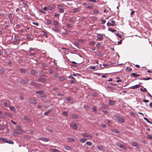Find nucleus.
I'll list each match as a JSON object with an SVG mask.
<instances>
[{
    "instance_id": "nucleus-26",
    "label": "nucleus",
    "mask_w": 152,
    "mask_h": 152,
    "mask_svg": "<svg viewBox=\"0 0 152 152\" xmlns=\"http://www.w3.org/2000/svg\"><path fill=\"white\" fill-rule=\"evenodd\" d=\"M98 148L99 151H103L104 150V148L102 146H98Z\"/></svg>"
},
{
    "instance_id": "nucleus-33",
    "label": "nucleus",
    "mask_w": 152,
    "mask_h": 152,
    "mask_svg": "<svg viewBox=\"0 0 152 152\" xmlns=\"http://www.w3.org/2000/svg\"><path fill=\"white\" fill-rule=\"evenodd\" d=\"M12 43L13 45H17L19 43V42H18L17 41L15 40L12 41Z\"/></svg>"
},
{
    "instance_id": "nucleus-42",
    "label": "nucleus",
    "mask_w": 152,
    "mask_h": 152,
    "mask_svg": "<svg viewBox=\"0 0 152 152\" xmlns=\"http://www.w3.org/2000/svg\"><path fill=\"white\" fill-rule=\"evenodd\" d=\"M108 30L113 33L115 32V30L113 29L112 28H108Z\"/></svg>"
},
{
    "instance_id": "nucleus-35",
    "label": "nucleus",
    "mask_w": 152,
    "mask_h": 152,
    "mask_svg": "<svg viewBox=\"0 0 152 152\" xmlns=\"http://www.w3.org/2000/svg\"><path fill=\"white\" fill-rule=\"evenodd\" d=\"M51 111H52V110H50L46 111L44 113V115H48Z\"/></svg>"
},
{
    "instance_id": "nucleus-15",
    "label": "nucleus",
    "mask_w": 152,
    "mask_h": 152,
    "mask_svg": "<svg viewBox=\"0 0 152 152\" xmlns=\"http://www.w3.org/2000/svg\"><path fill=\"white\" fill-rule=\"evenodd\" d=\"M19 82L20 83L23 85L25 84L26 83V81L25 80L23 79L20 80Z\"/></svg>"
},
{
    "instance_id": "nucleus-36",
    "label": "nucleus",
    "mask_w": 152,
    "mask_h": 152,
    "mask_svg": "<svg viewBox=\"0 0 152 152\" xmlns=\"http://www.w3.org/2000/svg\"><path fill=\"white\" fill-rule=\"evenodd\" d=\"M67 139L69 140V141H73L75 140L74 138L71 137H67Z\"/></svg>"
},
{
    "instance_id": "nucleus-6",
    "label": "nucleus",
    "mask_w": 152,
    "mask_h": 152,
    "mask_svg": "<svg viewBox=\"0 0 152 152\" xmlns=\"http://www.w3.org/2000/svg\"><path fill=\"white\" fill-rule=\"evenodd\" d=\"M29 102L31 104H35L37 103V100L34 98H31L28 99Z\"/></svg>"
},
{
    "instance_id": "nucleus-57",
    "label": "nucleus",
    "mask_w": 152,
    "mask_h": 152,
    "mask_svg": "<svg viewBox=\"0 0 152 152\" xmlns=\"http://www.w3.org/2000/svg\"><path fill=\"white\" fill-rule=\"evenodd\" d=\"M116 35L118 37L120 38H122V36L121 34H116Z\"/></svg>"
},
{
    "instance_id": "nucleus-11",
    "label": "nucleus",
    "mask_w": 152,
    "mask_h": 152,
    "mask_svg": "<svg viewBox=\"0 0 152 152\" xmlns=\"http://www.w3.org/2000/svg\"><path fill=\"white\" fill-rule=\"evenodd\" d=\"M38 140H42L44 142H48L49 141V139L48 138H45L44 137L39 138H38Z\"/></svg>"
},
{
    "instance_id": "nucleus-30",
    "label": "nucleus",
    "mask_w": 152,
    "mask_h": 152,
    "mask_svg": "<svg viewBox=\"0 0 152 152\" xmlns=\"http://www.w3.org/2000/svg\"><path fill=\"white\" fill-rule=\"evenodd\" d=\"M86 145L89 146H91L92 145V143L91 142H90L88 141L85 144V145Z\"/></svg>"
},
{
    "instance_id": "nucleus-64",
    "label": "nucleus",
    "mask_w": 152,
    "mask_h": 152,
    "mask_svg": "<svg viewBox=\"0 0 152 152\" xmlns=\"http://www.w3.org/2000/svg\"><path fill=\"white\" fill-rule=\"evenodd\" d=\"M56 149L53 148H50V150L53 152H55Z\"/></svg>"
},
{
    "instance_id": "nucleus-24",
    "label": "nucleus",
    "mask_w": 152,
    "mask_h": 152,
    "mask_svg": "<svg viewBox=\"0 0 152 152\" xmlns=\"http://www.w3.org/2000/svg\"><path fill=\"white\" fill-rule=\"evenodd\" d=\"M20 70L22 73H26V70L25 69L21 68L20 69Z\"/></svg>"
},
{
    "instance_id": "nucleus-22",
    "label": "nucleus",
    "mask_w": 152,
    "mask_h": 152,
    "mask_svg": "<svg viewBox=\"0 0 152 152\" xmlns=\"http://www.w3.org/2000/svg\"><path fill=\"white\" fill-rule=\"evenodd\" d=\"M87 140V139L85 138H82L80 139V142L82 143H84L86 140Z\"/></svg>"
},
{
    "instance_id": "nucleus-5",
    "label": "nucleus",
    "mask_w": 152,
    "mask_h": 152,
    "mask_svg": "<svg viewBox=\"0 0 152 152\" xmlns=\"http://www.w3.org/2000/svg\"><path fill=\"white\" fill-rule=\"evenodd\" d=\"M16 132H14V133H22L23 130L21 129V127L19 125L16 126Z\"/></svg>"
},
{
    "instance_id": "nucleus-50",
    "label": "nucleus",
    "mask_w": 152,
    "mask_h": 152,
    "mask_svg": "<svg viewBox=\"0 0 152 152\" xmlns=\"http://www.w3.org/2000/svg\"><path fill=\"white\" fill-rule=\"evenodd\" d=\"M47 8L48 10L51 11L52 10L53 7L50 6L48 5L47 7Z\"/></svg>"
},
{
    "instance_id": "nucleus-9",
    "label": "nucleus",
    "mask_w": 152,
    "mask_h": 152,
    "mask_svg": "<svg viewBox=\"0 0 152 152\" xmlns=\"http://www.w3.org/2000/svg\"><path fill=\"white\" fill-rule=\"evenodd\" d=\"M38 81L39 82L45 83L47 81V80L44 78L41 77L38 79Z\"/></svg>"
},
{
    "instance_id": "nucleus-55",
    "label": "nucleus",
    "mask_w": 152,
    "mask_h": 152,
    "mask_svg": "<svg viewBox=\"0 0 152 152\" xmlns=\"http://www.w3.org/2000/svg\"><path fill=\"white\" fill-rule=\"evenodd\" d=\"M41 84L40 83H36L34 85L37 88L39 87H40Z\"/></svg>"
},
{
    "instance_id": "nucleus-40",
    "label": "nucleus",
    "mask_w": 152,
    "mask_h": 152,
    "mask_svg": "<svg viewBox=\"0 0 152 152\" xmlns=\"http://www.w3.org/2000/svg\"><path fill=\"white\" fill-rule=\"evenodd\" d=\"M0 140L3 141L4 142H6L5 141H7V139H6L2 137H0Z\"/></svg>"
},
{
    "instance_id": "nucleus-58",
    "label": "nucleus",
    "mask_w": 152,
    "mask_h": 152,
    "mask_svg": "<svg viewBox=\"0 0 152 152\" xmlns=\"http://www.w3.org/2000/svg\"><path fill=\"white\" fill-rule=\"evenodd\" d=\"M94 13L96 14H97L99 13V11L97 10H94Z\"/></svg>"
},
{
    "instance_id": "nucleus-56",
    "label": "nucleus",
    "mask_w": 152,
    "mask_h": 152,
    "mask_svg": "<svg viewBox=\"0 0 152 152\" xmlns=\"http://www.w3.org/2000/svg\"><path fill=\"white\" fill-rule=\"evenodd\" d=\"M8 17L9 18H11L14 17V16H13V14L12 13L9 14L8 15Z\"/></svg>"
},
{
    "instance_id": "nucleus-44",
    "label": "nucleus",
    "mask_w": 152,
    "mask_h": 152,
    "mask_svg": "<svg viewBox=\"0 0 152 152\" xmlns=\"http://www.w3.org/2000/svg\"><path fill=\"white\" fill-rule=\"evenodd\" d=\"M5 72V71L2 68H0V73L3 74Z\"/></svg>"
},
{
    "instance_id": "nucleus-13",
    "label": "nucleus",
    "mask_w": 152,
    "mask_h": 152,
    "mask_svg": "<svg viewBox=\"0 0 152 152\" xmlns=\"http://www.w3.org/2000/svg\"><path fill=\"white\" fill-rule=\"evenodd\" d=\"M131 144L132 146H134L137 148L139 147V145L136 142H131Z\"/></svg>"
},
{
    "instance_id": "nucleus-39",
    "label": "nucleus",
    "mask_w": 152,
    "mask_h": 152,
    "mask_svg": "<svg viewBox=\"0 0 152 152\" xmlns=\"http://www.w3.org/2000/svg\"><path fill=\"white\" fill-rule=\"evenodd\" d=\"M64 148L66 150L70 151L71 150V148L68 146H66L64 147Z\"/></svg>"
},
{
    "instance_id": "nucleus-49",
    "label": "nucleus",
    "mask_w": 152,
    "mask_h": 152,
    "mask_svg": "<svg viewBox=\"0 0 152 152\" xmlns=\"http://www.w3.org/2000/svg\"><path fill=\"white\" fill-rule=\"evenodd\" d=\"M89 68L90 69H95L96 68V67L95 66H91L89 67Z\"/></svg>"
},
{
    "instance_id": "nucleus-52",
    "label": "nucleus",
    "mask_w": 152,
    "mask_h": 152,
    "mask_svg": "<svg viewBox=\"0 0 152 152\" xmlns=\"http://www.w3.org/2000/svg\"><path fill=\"white\" fill-rule=\"evenodd\" d=\"M41 65L42 67H45L47 66L48 64L46 63H42V64Z\"/></svg>"
},
{
    "instance_id": "nucleus-62",
    "label": "nucleus",
    "mask_w": 152,
    "mask_h": 152,
    "mask_svg": "<svg viewBox=\"0 0 152 152\" xmlns=\"http://www.w3.org/2000/svg\"><path fill=\"white\" fill-rule=\"evenodd\" d=\"M29 84H30V85H31L34 86V85L35 83L34 81H31V82Z\"/></svg>"
},
{
    "instance_id": "nucleus-19",
    "label": "nucleus",
    "mask_w": 152,
    "mask_h": 152,
    "mask_svg": "<svg viewBox=\"0 0 152 152\" xmlns=\"http://www.w3.org/2000/svg\"><path fill=\"white\" fill-rule=\"evenodd\" d=\"M52 29L56 33L59 32V29L58 28L56 27L53 28H52Z\"/></svg>"
},
{
    "instance_id": "nucleus-51",
    "label": "nucleus",
    "mask_w": 152,
    "mask_h": 152,
    "mask_svg": "<svg viewBox=\"0 0 152 152\" xmlns=\"http://www.w3.org/2000/svg\"><path fill=\"white\" fill-rule=\"evenodd\" d=\"M26 38L28 39H31V37L29 34H27L26 35Z\"/></svg>"
},
{
    "instance_id": "nucleus-53",
    "label": "nucleus",
    "mask_w": 152,
    "mask_h": 152,
    "mask_svg": "<svg viewBox=\"0 0 152 152\" xmlns=\"http://www.w3.org/2000/svg\"><path fill=\"white\" fill-rule=\"evenodd\" d=\"M63 114L65 116H67L68 115V113L67 111H64L63 112Z\"/></svg>"
},
{
    "instance_id": "nucleus-27",
    "label": "nucleus",
    "mask_w": 152,
    "mask_h": 152,
    "mask_svg": "<svg viewBox=\"0 0 152 152\" xmlns=\"http://www.w3.org/2000/svg\"><path fill=\"white\" fill-rule=\"evenodd\" d=\"M140 86L139 85H137L135 86H133L131 87V89H136L139 88V86Z\"/></svg>"
},
{
    "instance_id": "nucleus-20",
    "label": "nucleus",
    "mask_w": 152,
    "mask_h": 152,
    "mask_svg": "<svg viewBox=\"0 0 152 152\" xmlns=\"http://www.w3.org/2000/svg\"><path fill=\"white\" fill-rule=\"evenodd\" d=\"M82 136L85 137H87L91 138V136L90 135L88 134H83Z\"/></svg>"
},
{
    "instance_id": "nucleus-8",
    "label": "nucleus",
    "mask_w": 152,
    "mask_h": 152,
    "mask_svg": "<svg viewBox=\"0 0 152 152\" xmlns=\"http://www.w3.org/2000/svg\"><path fill=\"white\" fill-rule=\"evenodd\" d=\"M96 37L97 38V40L99 41L102 40L103 39L102 34H98Z\"/></svg>"
},
{
    "instance_id": "nucleus-14",
    "label": "nucleus",
    "mask_w": 152,
    "mask_h": 152,
    "mask_svg": "<svg viewBox=\"0 0 152 152\" xmlns=\"http://www.w3.org/2000/svg\"><path fill=\"white\" fill-rule=\"evenodd\" d=\"M39 75L41 76L46 77V73L45 72L43 71H40L39 72Z\"/></svg>"
},
{
    "instance_id": "nucleus-59",
    "label": "nucleus",
    "mask_w": 152,
    "mask_h": 152,
    "mask_svg": "<svg viewBox=\"0 0 152 152\" xmlns=\"http://www.w3.org/2000/svg\"><path fill=\"white\" fill-rule=\"evenodd\" d=\"M89 44L90 45H95V42H94L91 41V42H89Z\"/></svg>"
},
{
    "instance_id": "nucleus-45",
    "label": "nucleus",
    "mask_w": 152,
    "mask_h": 152,
    "mask_svg": "<svg viewBox=\"0 0 152 152\" xmlns=\"http://www.w3.org/2000/svg\"><path fill=\"white\" fill-rule=\"evenodd\" d=\"M111 24L112 26H115V22L114 20H112L111 21Z\"/></svg>"
},
{
    "instance_id": "nucleus-28",
    "label": "nucleus",
    "mask_w": 152,
    "mask_h": 152,
    "mask_svg": "<svg viewBox=\"0 0 152 152\" xmlns=\"http://www.w3.org/2000/svg\"><path fill=\"white\" fill-rule=\"evenodd\" d=\"M9 108H10V110H11L12 111H15V110H16L15 109L14 107H13V106H10L9 107Z\"/></svg>"
},
{
    "instance_id": "nucleus-37",
    "label": "nucleus",
    "mask_w": 152,
    "mask_h": 152,
    "mask_svg": "<svg viewBox=\"0 0 152 152\" xmlns=\"http://www.w3.org/2000/svg\"><path fill=\"white\" fill-rule=\"evenodd\" d=\"M115 79H117L118 80L117 81H116V82L117 83H118L119 82H122V80H121L120 79V78H119V77H116V78H115Z\"/></svg>"
},
{
    "instance_id": "nucleus-63",
    "label": "nucleus",
    "mask_w": 152,
    "mask_h": 152,
    "mask_svg": "<svg viewBox=\"0 0 152 152\" xmlns=\"http://www.w3.org/2000/svg\"><path fill=\"white\" fill-rule=\"evenodd\" d=\"M47 23L48 25H50L51 23V21L50 20H48L47 21Z\"/></svg>"
},
{
    "instance_id": "nucleus-60",
    "label": "nucleus",
    "mask_w": 152,
    "mask_h": 152,
    "mask_svg": "<svg viewBox=\"0 0 152 152\" xmlns=\"http://www.w3.org/2000/svg\"><path fill=\"white\" fill-rule=\"evenodd\" d=\"M91 94L94 96H96L97 95V94L94 92H92L91 93Z\"/></svg>"
},
{
    "instance_id": "nucleus-17",
    "label": "nucleus",
    "mask_w": 152,
    "mask_h": 152,
    "mask_svg": "<svg viewBox=\"0 0 152 152\" xmlns=\"http://www.w3.org/2000/svg\"><path fill=\"white\" fill-rule=\"evenodd\" d=\"M131 76H132L134 77H138L141 76L140 74H137V73H132L131 74Z\"/></svg>"
},
{
    "instance_id": "nucleus-54",
    "label": "nucleus",
    "mask_w": 152,
    "mask_h": 152,
    "mask_svg": "<svg viewBox=\"0 0 152 152\" xmlns=\"http://www.w3.org/2000/svg\"><path fill=\"white\" fill-rule=\"evenodd\" d=\"M140 91H141L143 92H145V91H147V89L145 88H144V89L141 88L140 89Z\"/></svg>"
},
{
    "instance_id": "nucleus-4",
    "label": "nucleus",
    "mask_w": 152,
    "mask_h": 152,
    "mask_svg": "<svg viewBox=\"0 0 152 152\" xmlns=\"http://www.w3.org/2000/svg\"><path fill=\"white\" fill-rule=\"evenodd\" d=\"M10 102L8 100L3 101V104L5 107H8L10 105Z\"/></svg>"
},
{
    "instance_id": "nucleus-34",
    "label": "nucleus",
    "mask_w": 152,
    "mask_h": 152,
    "mask_svg": "<svg viewBox=\"0 0 152 152\" xmlns=\"http://www.w3.org/2000/svg\"><path fill=\"white\" fill-rule=\"evenodd\" d=\"M6 142L8 143L9 144H14V142L13 141H12V140L8 141L7 140V141Z\"/></svg>"
},
{
    "instance_id": "nucleus-23",
    "label": "nucleus",
    "mask_w": 152,
    "mask_h": 152,
    "mask_svg": "<svg viewBox=\"0 0 152 152\" xmlns=\"http://www.w3.org/2000/svg\"><path fill=\"white\" fill-rule=\"evenodd\" d=\"M106 123L109 126L110 125L112 124V122L111 121L109 120H107L105 121Z\"/></svg>"
},
{
    "instance_id": "nucleus-10",
    "label": "nucleus",
    "mask_w": 152,
    "mask_h": 152,
    "mask_svg": "<svg viewBox=\"0 0 152 152\" xmlns=\"http://www.w3.org/2000/svg\"><path fill=\"white\" fill-rule=\"evenodd\" d=\"M70 126L75 129H76L78 127L77 125L74 123H71L70 124Z\"/></svg>"
},
{
    "instance_id": "nucleus-48",
    "label": "nucleus",
    "mask_w": 152,
    "mask_h": 152,
    "mask_svg": "<svg viewBox=\"0 0 152 152\" xmlns=\"http://www.w3.org/2000/svg\"><path fill=\"white\" fill-rule=\"evenodd\" d=\"M69 82L71 84L75 83V81L74 80H69Z\"/></svg>"
},
{
    "instance_id": "nucleus-3",
    "label": "nucleus",
    "mask_w": 152,
    "mask_h": 152,
    "mask_svg": "<svg viewBox=\"0 0 152 152\" xmlns=\"http://www.w3.org/2000/svg\"><path fill=\"white\" fill-rule=\"evenodd\" d=\"M43 93L44 91H36V93L39 94V96L42 98H44L45 96Z\"/></svg>"
},
{
    "instance_id": "nucleus-18",
    "label": "nucleus",
    "mask_w": 152,
    "mask_h": 152,
    "mask_svg": "<svg viewBox=\"0 0 152 152\" xmlns=\"http://www.w3.org/2000/svg\"><path fill=\"white\" fill-rule=\"evenodd\" d=\"M42 32L44 33V36H45L46 38H48V32L46 30L42 31Z\"/></svg>"
},
{
    "instance_id": "nucleus-2",
    "label": "nucleus",
    "mask_w": 152,
    "mask_h": 152,
    "mask_svg": "<svg viewBox=\"0 0 152 152\" xmlns=\"http://www.w3.org/2000/svg\"><path fill=\"white\" fill-rule=\"evenodd\" d=\"M57 8L58 9V12L60 13H62L64 12V7L62 5L60 4H58L57 5Z\"/></svg>"
},
{
    "instance_id": "nucleus-16",
    "label": "nucleus",
    "mask_w": 152,
    "mask_h": 152,
    "mask_svg": "<svg viewBox=\"0 0 152 152\" xmlns=\"http://www.w3.org/2000/svg\"><path fill=\"white\" fill-rule=\"evenodd\" d=\"M94 4L92 3H89L88 4V6L86 7V8L90 9H91L93 5Z\"/></svg>"
},
{
    "instance_id": "nucleus-12",
    "label": "nucleus",
    "mask_w": 152,
    "mask_h": 152,
    "mask_svg": "<svg viewBox=\"0 0 152 152\" xmlns=\"http://www.w3.org/2000/svg\"><path fill=\"white\" fill-rule=\"evenodd\" d=\"M115 101L110 100L108 102V104L111 106L114 105L115 104Z\"/></svg>"
},
{
    "instance_id": "nucleus-41",
    "label": "nucleus",
    "mask_w": 152,
    "mask_h": 152,
    "mask_svg": "<svg viewBox=\"0 0 152 152\" xmlns=\"http://www.w3.org/2000/svg\"><path fill=\"white\" fill-rule=\"evenodd\" d=\"M53 24L55 26H57L58 25V23L57 21L55 20H53Z\"/></svg>"
},
{
    "instance_id": "nucleus-1",
    "label": "nucleus",
    "mask_w": 152,
    "mask_h": 152,
    "mask_svg": "<svg viewBox=\"0 0 152 152\" xmlns=\"http://www.w3.org/2000/svg\"><path fill=\"white\" fill-rule=\"evenodd\" d=\"M114 117L115 120L120 123H123L124 121V117L118 114L114 115Z\"/></svg>"
},
{
    "instance_id": "nucleus-38",
    "label": "nucleus",
    "mask_w": 152,
    "mask_h": 152,
    "mask_svg": "<svg viewBox=\"0 0 152 152\" xmlns=\"http://www.w3.org/2000/svg\"><path fill=\"white\" fill-rule=\"evenodd\" d=\"M14 39L16 40V41H20V40L19 38V37L18 36H15L14 38Z\"/></svg>"
},
{
    "instance_id": "nucleus-25",
    "label": "nucleus",
    "mask_w": 152,
    "mask_h": 152,
    "mask_svg": "<svg viewBox=\"0 0 152 152\" xmlns=\"http://www.w3.org/2000/svg\"><path fill=\"white\" fill-rule=\"evenodd\" d=\"M30 72L32 75H34L36 74V72L34 70L31 69L30 70Z\"/></svg>"
},
{
    "instance_id": "nucleus-43",
    "label": "nucleus",
    "mask_w": 152,
    "mask_h": 152,
    "mask_svg": "<svg viewBox=\"0 0 152 152\" xmlns=\"http://www.w3.org/2000/svg\"><path fill=\"white\" fill-rule=\"evenodd\" d=\"M138 79H140V80H149L150 79H151V78L149 77H148L146 78H139Z\"/></svg>"
},
{
    "instance_id": "nucleus-32",
    "label": "nucleus",
    "mask_w": 152,
    "mask_h": 152,
    "mask_svg": "<svg viewBox=\"0 0 152 152\" xmlns=\"http://www.w3.org/2000/svg\"><path fill=\"white\" fill-rule=\"evenodd\" d=\"M72 118H75L76 119H78V116H77L75 114H72Z\"/></svg>"
},
{
    "instance_id": "nucleus-31",
    "label": "nucleus",
    "mask_w": 152,
    "mask_h": 152,
    "mask_svg": "<svg viewBox=\"0 0 152 152\" xmlns=\"http://www.w3.org/2000/svg\"><path fill=\"white\" fill-rule=\"evenodd\" d=\"M19 98L21 100H23L24 99V96L23 94H20L19 95Z\"/></svg>"
},
{
    "instance_id": "nucleus-7",
    "label": "nucleus",
    "mask_w": 152,
    "mask_h": 152,
    "mask_svg": "<svg viewBox=\"0 0 152 152\" xmlns=\"http://www.w3.org/2000/svg\"><path fill=\"white\" fill-rule=\"evenodd\" d=\"M116 145L121 148H124V149H126V148L121 143L119 142H117Z\"/></svg>"
},
{
    "instance_id": "nucleus-29",
    "label": "nucleus",
    "mask_w": 152,
    "mask_h": 152,
    "mask_svg": "<svg viewBox=\"0 0 152 152\" xmlns=\"http://www.w3.org/2000/svg\"><path fill=\"white\" fill-rule=\"evenodd\" d=\"M65 80V77H61L58 78V80L59 81H62Z\"/></svg>"
},
{
    "instance_id": "nucleus-46",
    "label": "nucleus",
    "mask_w": 152,
    "mask_h": 152,
    "mask_svg": "<svg viewBox=\"0 0 152 152\" xmlns=\"http://www.w3.org/2000/svg\"><path fill=\"white\" fill-rule=\"evenodd\" d=\"M126 72H129L131 71L132 70V69L129 67H127L126 69Z\"/></svg>"
},
{
    "instance_id": "nucleus-47",
    "label": "nucleus",
    "mask_w": 152,
    "mask_h": 152,
    "mask_svg": "<svg viewBox=\"0 0 152 152\" xmlns=\"http://www.w3.org/2000/svg\"><path fill=\"white\" fill-rule=\"evenodd\" d=\"M78 9L77 8H74L73 9V12H78Z\"/></svg>"
},
{
    "instance_id": "nucleus-61",
    "label": "nucleus",
    "mask_w": 152,
    "mask_h": 152,
    "mask_svg": "<svg viewBox=\"0 0 152 152\" xmlns=\"http://www.w3.org/2000/svg\"><path fill=\"white\" fill-rule=\"evenodd\" d=\"M86 109H88L89 108V106L87 105H84L83 106Z\"/></svg>"
},
{
    "instance_id": "nucleus-21",
    "label": "nucleus",
    "mask_w": 152,
    "mask_h": 152,
    "mask_svg": "<svg viewBox=\"0 0 152 152\" xmlns=\"http://www.w3.org/2000/svg\"><path fill=\"white\" fill-rule=\"evenodd\" d=\"M24 119L27 121L28 122H30V119L26 116H25L24 117Z\"/></svg>"
}]
</instances>
